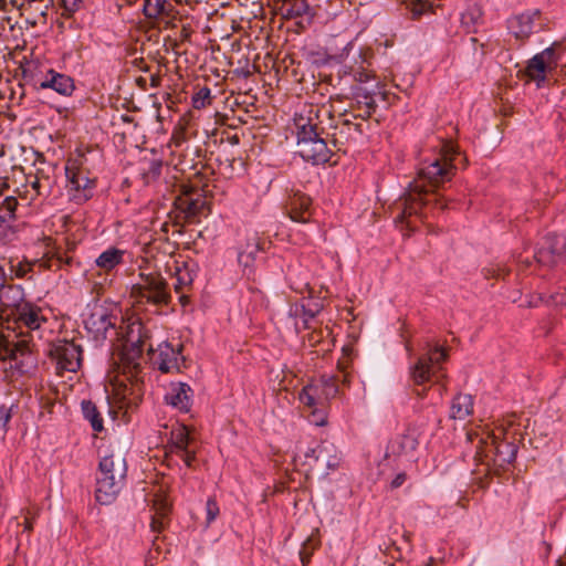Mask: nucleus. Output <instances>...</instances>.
<instances>
[{
  "instance_id": "f257e3e1",
  "label": "nucleus",
  "mask_w": 566,
  "mask_h": 566,
  "mask_svg": "<svg viewBox=\"0 0 566 566\" xmlns=\"http://www.w3.org/2000/svg\"><path fill=\"white\" fill-rule=\"evenodd\" d=\"M455 154L452 144H444L441 154L430 161H423L418 171V178L411 184L408 193L400 200L397 208L400 213L396 217L397 224H406L412 230L416 224L412 217L417 218L423 206L429 203L424 197L430 193L427 187L432 189L450 181L454 176L455 167L453 156Z\"/></svg>"
},
{
  "instance_id": "f03ea898",
  "label": "nucleus",
  "mask_w": 566,
  "mask_h": 566,
  "mask_svg": "<svg viewBox=\"0 0 566 566\" xmlns=\"http://www.w3.org/2000/svg\"><path fill=\"white\" fill-rule=\"evenodd\" d=\"M148 334L144 325L138 322H132L126 325L123 334V344L120 352V361L125 368L136 370L139 367V359L144 349L147 347L150 361L163 373L179 370L184 358L180 354L181 345L174 347L167 342L160 343L157 348L148 344Z\"/></svg>"
},
{
  "instance_id": "7ed1b4c3",
  "label": "nucleus",
  "mask_w": 566,
  "mask_h": 566,
  "mask_svg": "<svg viewBox=\"0 0 566 566\" xmlns=\"http://www.w3.org/2000/svg\"><path fill=\"white\" fill-rule=\"evenodd\" d=\"M337 369V375L322 376L298 394L301 403L311 410L308 419L314 426L322 427L327 423V403L338 392L337 382L349 384L348 360L338 361Z\"/></svg>"
},
{
  "instance_id": "20e7f679",
  "label": "nucleus",
  "mask_w": 566,
  "mask_h": 566,
  "mask_svg": "<svg viewBox=\"0 0 566 566\" xmlns=\"http://www.w3.org/2000/svg\"><path fill=\"white\" fill-rule=\"evenodd\" d=\"M127 473L124 454L119 450H109L99 461L95 497L103 505L111 504L119 493Z\"/></svg>"
},
{
  "instance_id": "39448f33",
  "label": "nucleus",
  "mask_w": 566,
  "mask_h": 566,
  "mask_svg": "<svg viewBox=\"0 0 566 566\" xmlns=\"http://www.w3.org/2000/svg\"><path fill=\"white\" fill-rule=\"evenodd\" d=\"M132 297L137 303H149L156 306L167 305L170 293L164 277L158 273L140 274L138 283L132 287Z\"/></svg>"
},
{
  "instance_id": "423d86ee",
  "label": "nucleus",
  "mask_w": 566,
  "mask_h": 566,
  "mask_svg": "<svg viewBox=\"0 0 566 566\" xmlns=\"http://www.w3.org/2000/svg\"><path fill=\"white\" fill-rule=\"evenodd\" d=\"M65 174L71 190L74 191L73 198L76 201L82 202L91 198L95 178L91 176V172L84 166L83 156L78 155L70 158L65 166Z\"/></svg>"
},
{
  "instance_id": "0eeeda50",
  "label": "nucleus",
  "mask_w": 566,
  "mask_h": 566,
  "mask_svg": "<svg viewBox=\"0 0 566 566\" xmlns=\"http://www.w3.org/2000/svg\"><path fill=\"white\" fill-rule=\"evenodd\" d=\"M424 350L426 353L418 358L410 369L411 378L416 385H423L433 378L438 379L441 369L439 364L448 357L447 352L438 346L431 347L427 344Z\"/></svg>"
},
{
  "instance_id": "6e6552de",
  "label": "nucleus",
  "mask_w": 566,
  "mask_h": 566,
  "mask_svg": "<svg viewBox=\"0 0 566 566\" xmlns=\"http://www.w3.org/2000/svg\"><path fill=\"white\" fill-rule=\"evenodd\" d=\"M31 81L35 88H51L63 96H71L75 90V84L71 76L59 73L45 65L32 72Z\"/></svg>"
},
{
  "instance_id": "1a4fd4ad",
  "label": "nucleus",
  "mask_w": 566,
  "mask_h": 566,
  "mask_svg": "<svg viewBox=\"0 0 566 566\" xmlns=\"http://www.w3.org/2000/svg\"><path fill=\"white\" fill-rule=\"evenodd\" d=\"M335 451V446L332 443H305L304 441H297L293 455L294 468L302 471L307 476L312 473L315 463L321 460L324 453Z\"/></svg>"
},
{
  "instance_id": "9d476101",
  "label": "nucleus",
  "mask_w": 566,
  "mask_h": 566,
  "mask_svg": "<svg viewBox=\"0 0 566 566\" xmlns=\"http://www.w3.org/2000/svg\"><path fill=\"white\" fill-rule=\"evenodd\" d=\"M559 56L553 46L535 54L527 63L524 74L539 86L557 67Z\"/></svg>"
},
{
  "instance_id": "9b49d317",
  "label": "nucleus",
  "mask_w": 566,
  "mask_h": 566,
  "mask_svg": "<svg viewBox=\"0 0 566 566\" xmlns=\"http://www.w3.org/2000/svg\"><path fill=\"white\" fill-rule=\"evenodd\" d=\"M51 356L55 360L57 374L63 371L75 373L81 366L82 349L73 342H59L51 349Z\"/></svg>"
},
{
  "instance_id": "f8f14e48",
  "label": "nucleus",
  "mask_w": 566,
  "mask_h": 566,
  "mask_svg": "<svg viewBox=\"0 0 566 566\" xmlns=\"http://www.w3.org/2000/svg\"><path fill=\"white\" fill-rule=\"evenodd\" d=\"M297 153L314 165L325 164L331 159L332 150L318 133L297 139Z\"/></svg>"
},
{
  "instance_id": "ddd939ff",
  "label": "nucleus",
  "mask_w": 566,
  "mask_h": 566,
  "mask_svg": "<svg viewBox=\"0 0 566 566\" xmlns=\"http://www.w3.org/2000/svg\"><path fill=\"white\" fill-rule=\"evenodd\" d=\"M535 258L538 263L547 266L555 265L566 258V234L547 235Z\"/></svg>"
},
{
  "instance_id": "4468645a",
  "label": "nucleus",
  "mask_w": 566,
  "mask_h": 566,
  "mask_svg": "<svg viewBox=\"0 0 566 566\" xmlns=\"http://www.w3.org/2000/svg\"><path fill=\"white\" fill-rule=\"evenodd\" d=\"M117 317L104 308H96L86 319V328L96 339H106L108 336H118L116 331Z\"/></svg>"
},
{
  "instance_id": "2eb2a0df",
  "label": "nucleus",
  "mask_w": 566,
  "mask_h": 566,
  "mask_svg": "<svg viewBox=\"0 0 566 566\" xmlns=\"http://www.w3.org/2000/svg\"><path fill=\"white\" fill-rule=\"evenodd\" d=\"M280 13L286 20H295L301 29L310 25L314 17V10L306 0H283Z\"/></svg>"
},
{
  "instance_id": "dca6fc26",
  "label": "nucleus",
  "mask_w": 566,
  "mask_h": 566,
  "mask_svg": "<svg viewBox=\"0 0 566 566\" xmlns=\"http://www.w3.org/2000/svg\"><path fill=\"white\" fill-rule=\"evenodd\" d=\"M513 424V421H507V427L502 426L501 433L504 437L503 442H497V437L493 436L491 443L485 442V449L483 452L488 457L490 453L495 455V460L501 463H511L516 457V447L514 442L507 441L509 428Z\"/></svg>"
},
{
  "instance_id": "f3484780",
  "label": "nucleus",
  "mask_w": 566,
  "mask_h": 566,
  "mask_svg": "<svg viewBox=\"0 0 566 566\" xmlns=\"http://www.w3.org/2000/svg\"><path fill=\"white\" fill-rule=\"evenodd\" d=\"M294 128L297 139L317 133L318 108L314 105H304L295 113Z\"/></svg>"
},
{
  "instance_id": "a211bd4d",
  "label": "nucleus",
  "mask_w": 566,
  "mask_h": 566,
  "mask_svg": "<svg viewBox=\"0 0 566 566\" xmlns=\"http://www.w3.org/2000/svg\"><path fill=\"white\" fill-rule=\"evenodd\" d=\"M286 211L295 222H310L313 213L312 199L302 192H294L286 203Z\"/></svg>"
},
{
  "instance_id": "6ab92c4d",
  "label": "nucleus",
  "mask_w": 566,
  "mask_h": 566,
  "mask_svg": "<svg viewBox=\"0 0 566 566\" xmlns=\"http://www.w3.org/2000/svg\"><path fill=\"white\" fill-rule=\"evenodd\" d=\"M143 11L148 20L164 21L166 25L177 18L175 7L167 0H145Z\"/></svg>"
},
{
  "instance_id": "aec40b11",
  "label": "nucleus",
  "mask_w": 566,
  "mask_h": 566,
  "mask_svg": "<svg viewBox=\"0 0 566 566\" xmlns=\"http://www.w3.org/2000/svg\"><path fill=\"white\" fill-rule=\"evenodd\" d=\"M539 17L538 10L526 11L509 20V29L516 39H525L532 32L535 20Z\"/></svg>"
},
{
  "instance_id": "412c9836",
  "label": "nucleus",
  "mask_w": 566,
  "mask_h": 566,
  "mask_svg": "<svg viewBox=\"0 0 566 566\" xmlns=\"http://www.w3.org/2000/svg\"><path fill=\"white\" fill-rule=\"evenodd\" d=\"M17 205L14 197H7L0 206V241L2 242L10 241L14 235L11 223L14 219Z\"/></svg>"
},
{
  "instance_id": "4be33fe9",
  "label": "nucleus",
  "mask_w": 566,
  "mask_h": 566,
  "mask_svg": "<svg viewBox=\"0 0 566 566\" xmlns=\"http://www.w3.org/2000/svg\"><path fill=\"white\" fill-rule=\"evenodd\" d=\"M191 388L184 382L171 385L170 390L166 395L165 399L167 403L178 409L181 412H188L191 407Z\"/></svg>"
},
{
  "instance_id": "5701e85b",
  "label": "nucleus",
  "mask_w": 566,
  "mask_h": 566,
  "mask_svg": "<svg viewBox=\"0 0 566 566\" xmlns=\"http://www.w3.org/2000/svg\"><path fill=\"white\" fill-rule=\"evenodd\" d=\"M171 504L164 491H159L155 494L153 500L154 515L151 520V528L155 532H159L166 523V518L170 513Z\"/></svg>"
},
{
  "instance_id": "b1692460",
  "label": "nucleus",
  "mask_w": 566,
  "mask_h": 566,
  "mask_svg": "<svg viewBox=\"0 0 566 566\" xmlns=\"http://www.w3.org/2000/svg\"><path fill=\"white\" fill-rule=\"evenodd\" d=\"M473 412V399L470 395L459 394L451 403L450 417L455 420H464Z\"/></svg>"
},
{
  "instance_id": "393cba45",
  "label": "nucleus",
  "mask_w": 566,
  "mask_h": 566,
  "mask_svg": "<svg viewBox=\"0 0 566 566\" xmlns=\"http://www.w3.org/2000/svg\"><path fill=\"white\" fill-rule=\"evenodd\" d=\"M418 433L415 429H408L405 433L399 436L391 442L392 452L409 453L418 447Z\"/></svg>"
},
{
  "instance_id": "a878e982",
  "label": "nucleus",
  "mask_w": 566,
  "mask_h": 566,
  "mask_svg": "<svg viewBox=\"0 0 566 566\" xmlns=\"http://www.w3.org/2000/svg\"><path fill=\"white\" fill-rule=\"evenodd\" d=\"M124 251L111 248L98 255L95 264L104 272H109L123 262Z\"/></svg>"
},
{
  "instance_id": "bb28decb",
  "label": "nucleus",
  "mask_w": 566,
  "mask_h": 566,
  "mask_svg": "<svg viewBox=\"0 0 566 566\" xmlns=\"http://www.w3.org/2000/svg\"><path fill=\"white\" fill-rule=\"evenodd\" d=\"M205 205L206 201L201 198V196L193 198L186 195L184 197L178 198V208L182 212H185L187 219L199 214L203 209Z\"/></svg>"
},
{
  "instance_id": "cd10ccee",
  "label": "nucleus",
  "mask_w": 566,
  "mask_h": 566,
  "mask_svg": "<svg viewBox=\"0 0 566 566\" xmlns=\"http://www.w3.org/2000/svg\"><path fill=\"white\" fill-rule=\"evenodd\" d=\"M53 0H35L32 2V7H34V11L38 12V17H29L28 25L32 28L45 27L46 25V17L50 7L52 6Z\"/></svg>"
},
{
  "instance_id": "c85d7f7f",
  "label": "nucleus",
  "mask_w": 566,
  "mask_h": 566,
  "mask_svg": "<svg viewBox=\"0 0 566 566\" xmlns=\"http://www.w3.org/2000/svg\"><path fill=\"white\" fill-rule=\"evenodd\" d=\"M53 0H35L32 2V7H34V11L38 12V17H29L28 25L32 28L45 27L46 25V17L50 7L52 6Z\"/></svg>"
},
{
  "instance_id": "c756f323",
  "label": "nucleus",
  "mask_w": 566,
  "mask_h": 566,
  "mask_svg": "<svg viewBox=\"0 0 566 566\" xmlns=\"http://www.w3.org/2000/svg\"><path fill=\"white\" fill-rule=\"evenodd\" d=\"M82 411L84 418L90 421L95 432H101L104 429L103 418L101 417V413L98 412L96 406L92 401L84 400L82 402Z\"/></svg>"
},
{
  "instance_id": "7c9ffc66",
  "label": "nucleus",
  "mask_w": 566,
  "mask_h": 566,
  "mask_svg": "<svg viewBox=\"0 0 566 566\" xmlns=\"http://www.w3.org/2000/svg\"><path fill=\"white\" fill-rule=\"evenodd\" d=\"M189 437L186 427H178L171 432V452L177 453L188 448Z\"/></svg>"
},
{
  "instance_id": "2f4dec72",
  "label": "nucleus",
  "mask_w": 566,
  "mask_h": 566,
  "mask_svg": "<svg viewBox=\"0 0 566 566\" xmlns=\"http://www.w3.org/2000/svg\"><path fill=\"white\" fill-rule=\"evenodd\" d=\"M43 182L38 176H30L25 185V199L34 200L38 196L43 195Z\"/></svg>"
},
{
  "instance_id": "473e14b6",
  "label": "nucleus",
  "mask_w": 566,
  "mask_h": 566,
  "mask_svg": "<svg viewBox=\"0 0 566 566\" xmlns=\"http://www.w3.org/2000/svg\"><path fill=\"white\" fill-rule=\"evenodd\" d=\"M192 283V274L188 270V268H177L176 269V283L175 290L176 292H181L186 286Z\"/></svg>"
},
{
  "instance_id": "72a5a7b5",
  "label": "nucleus",
  "mask_w": 566,
  "mask_h": 566,
  "mask_svg": "<svg viewBox=\"0 0 566 566\" xmlns=\"http://www.w3.org/2000/svg\"><path fill=\"white\" fill-rule=\"evenodd\" d=\"M163 164L160 160H151L148 168L143 172L146 184L155 181L161 174Z\"/></svg>"
},
{
  "instance_id": "f704fd0d",
  "label": "nucleus",
  "mask_w": 566,
  "mask_h": 566,
  "mask_svg": "<svg viewBox=\"0 0 566 566\" xmlns=\"http://www.w3.org/2000/svg\"><path fill=\"white\" fill-rule=\"evenodd\" d=\"M317 545L318 541L315 538L314 534H312L303 544L300 556L304 565L307 563L312 552L317 547Z\"/></svg>"
},
{
  "instance_id": "c9c22d12",
  "label": "nucleus",
  "mask_w": 566,
  "mask_h": 566,
  "mask_svg": "<svg viewBox=\"0 0 566 566\" xmlns=\"http://www.w3.org/2000/svg\"><path fill=\"white\" fill-rule=\"evenodd\" d=\"M11 271L14 273L17 277H25L27 274L32 270V263L27 261H19L18 263L11 262L10 266Z\"/></svg>"
},
{
  "instance_id": "e433bc0d",
  "label": "nucleus",
  "mask_w": 566,
  "mask_h": 566,
  "mask_svg": "<svg viewBox=\"0 0 566 566\" xmlns=\"http://www.w3.org/2000/svg\"><path fill=\"white\" fill-rule=\"evenodd\" d=\"M340 134H345L348 137H353V134L361 135L363 128L361 124H353L350 120L345 119L340 126Z\"/></svg>"
},
{
  "instance_id": "4c0bfd02",
  "label": "nucleus",
  "mask_w": 566,
  "mask_h": 566,
  "mask_svg": "<svg viewBox=\"0 0 566 566\" xmlns=\"http://www.w3.org/2000/svg\"><path fill=\"white\" fill-rule=\"evenodd\" d=\"M321 459L325 460L328 470H336L340 464V457L336 449L329 453H324Z\"/></svg>"
},
{
  "instance_id": "58836bf2",
  "label": "nucleus",
  "mask_w": 566,
  "mask_h": 566,
  "mask_svg": "<svg viewBox=\"0 0 566 566\" xmlns=\"http://www.w3.org/2000/svg\"><path fill=\"white\" fill-rule=\"evenodd\" d=\"M210 99V90L205 87L201 88L193 97V105L196 108L205 107Z\"/></svg>"
},
{
  "instance_id": "ea45409f",
  "label": "nucleus",
  "mask_w": 566,
  "mask_h": 566,
  "mask_svg": "<svg viewBox=\"0 0 566 566\" xmlns=\"http://www.w3.org/2000/svg\"><path fill=\"white\" fill-rule=\"evenodd\" d=\"M207 524L212 523L219 515V506L213 499H208L206 504Z\"/></svg>"
},
{
  "instance_id": "a19ab883",
  "label": "nucleus",
  "mask_w": 566,
  "mask_h": 566,
  "mask_svg": "<svg viewBox=\"0 0 566 566\" xmlns=\"http://www.w3.org/2000/svg\"><path fill=\"white\" fill-rule=\"evenodd\" d=\"M482 13L479 8H474L472 11L462 14V22L467 25L474 24L481 18Z\"/></svg>"
},
{
  "instance_id": "79ce46f5",
  "label": "nucleus",
  "mask_w": 566,
  "mask_h": 566,
  "mask_svg": "<svg viewBox=\"0 0 566 566\" xmlns=\"http://www.w3.org/2000/svg\"><path fill=\"white\" fill-rule=\"evenodd\" d=\"M38 509H28L25 510V518H24V530L31 532L33 530L32 518L38 514Z\"/></svg>"
},
{
  "instance_id": "37998d69",
  "label": "nucleus",
  "mask_w": 566,
  "mask_h": 566,
  "mask_svg": "<svg viewBox=\"0 0 566 566\" xmlns=\"http://www.w3.org/2000/svg\"><path fill=\"white\" fill-rule=\"evenodd\" d=\"M180 459L186 463L187 467L192 465V461L195 460V453L190 452L188 449H185V451H179L176 453Z\"/></svg>"
},
{
  "instance_id": "c03bdc74",
  "label": "nucleus",
  "mask_w": 566,
  "mask_h": 566,
  "mask_svg": "<svg viewBox=\"0 0 566 566\" xmlns=\"http://www.w3.org/2000/svg\"><path fill=\"white\" fill-rule=\"evenodd\" d=\"M252 251L250 252H241L239 253V256H238V261L240 264H242L243 266L248 268L251 262L253 261V256H252Z\"/></svg>"
},
{
  "instance_id": "a18cd8bd",
  "label": "nucleus",
  "mask_w": 566,
  "mask_h": 566,
  "mask_svg": "<svg viewBox=\"0 0 566 566\" xmlns=\"http://www.w3.org/2000/svg\"><path fill=\"white\" fill-rule=\"evenodd\" d=\"M11 418L10 410L1 407L0 408V426L4 429Z\"/></svg>"
},
{
  "instance_id": "49530a36",
  "label": "nucleus",
  "mask_w": 566,
  "mask_h": 566,
  "mask_svg": "<svg viewBox=\"0 0 566 566\" xmlns=\"http://www.w3.org/2000/svg\"><path fill=\"white\" fill-rule=\"evenodd\" d=\"M406 480H407L406 473H403V472L398 473L390 483L391 489H397V488L401 486Z\"/></svg>"
},
{
  "instance_id": "de8ad7c7",
  "label": "nucleus",
  "mask_w": 566,
  "mask_h": 566,
  "mask_svg": "<svg viewBox=\"0 0 566 566\" xmlns=\"http://www.w3.org/2000/svg\"><path fill=\"white\" fill-rule=\"evenodd\" d=\"M21 15L24 19L25 23L28 24V18L29 17H38L39 11H34V7L30 6L29 9L20 8Z\"/></svg>"
},
{
  "instance_id": "09e8293b",
  "label": "nucleus",
  "mask_w": 566,
  "mask_h": 566,
  "mask_svg": "<svg viewBox=\"0 0 566 566\" xmlns=\"http://www.w3.org/2000/svg\"><path fill=\"white\" fill-rule=\"evenodd\" d=\"M365 105H366V109H365L364 114H361L360 116L363 118H368L371 115V113L375 111L376 103L374 99L370 98V99L366 101Z\"/></svg>"
},
{
  "instance_id": "8fccbe9b",
  "label": "nucleus",
  "mask_w": 566,
  "mask_h": 566,
  "mask_svg": "<svg viewBox=\"0 0 566 566\" xmlns=\"http://www.w3.org/2000/svg\"><path fill=\"white\" fill-rule=\"evenodd\" d=\"M62 2L67 11H75L78 8L82 0H62Z\"/></svg>"
},
{
  "instance_id": "3c124183",
  "label": "nucleus",
  "mask_w": 566,
  "mask_h": 566,
  "mask_svg": "<svg viewBox=\"0 0 566 566\" xmlns=\"http://www.w3.org/2000/svg\"><path fill=\"white\" fill-rule=\"evenodd\" d=\"M553 303L555 305H564L566 306V292L565 293H555L552 295Z\"/></svg>"
},
{
  "instance_id": "603ef678",
  "label": "nucleus",
  "mask_w": 566,
  "mask_h": 566,
  "mask_svg": "<svg viewBox=\"0 0 566 566\" xmlns=\"http://www.w3.org/2000/svg\"><path fill=\"white\" fill-rule=\"evenodd\" d=\"M436 1H437V0H418V2H419V7H420L419 11H420V12H422V11H424L427 8H428V9H432L434 6H438V4L436 3Z\"/></svg>"
},
{
  "instance_id": "864d4df0",
  "label": "nucleus",
  "mask_w": 566,
  "mask_h": 566,
  "mask_svg": "<svg viewBox=\"0 0 566 566\" xmlns=\"http://www.w3.org/2000/svg\"><path fill=\"white\" fill-rule=\"evenodd\" d=\"M9 276L7 275L4 269L0 265V291L7 286Z\"/></svg>"
},
{
  "instance_id": "5fc2aeb1",
  "label": "nucleus",
  "mask_w": 566,
  "mask_h": 566,
  "mask_svg": "<svg viewBox=\"0 0 566 566\" xmlns=\"http://www.w3.org/2000/svg\"><path fill=\"white\" fill-rule=\"evenodd\" d=\"M355 76L359 82H366L371 77V74L367 71H361L358 72Z\"/></svg>"
},
{
  "instance_id": "6e6d98bb",
  "label": "nucleus",
  "mask_w": 566,
  "mask_h": 566,
  "mask_svg": "<svg viewBox=\"0 0 566 566\" xmlns=\"http://www.w3.org/2000/svg\"><path fill=\"white\" fill-rule=\"evenodd\" d=\"M8 287H9L10 292H13V293H17V294H21V292H22L20 286L9 285Z\"/></svg>"
},
{
  "instance_id": "4d7b16f0",
  "label": "nucleus",
  "mask_w": 566,
  "mask_h": 566,
  "mask_svg": "<svg viewBox=\"0 0 566 566\" xmlns=\"http://www.w3.org/2000/svg\"><path fill=\"white\" fill-rule=\"evenodd\" d=\"M558 566H566V554L557 559Z\"/></svg>"
},
{
  "instance_id": "13d9d810",
  "label": "nucleus",
  "mask_w": 566,
  "mask_h": 566,
  "mask_svg": "<svg viewBox=\"0 0 566 566\" xmlns=\"http://www.w3.org/2000/svg\"><path fill=\"white\" fill-rule=\"evenodd\" d=\"M7 187V184L0 179V195L2 193L3 189Z\"/></svg>"
},
{
  "instance_id": "bf43d9fd",
  "label": "nucleus",
  "mask_w": 566,
  "mask_h": 566,
  "mask_svg": "<svg viewBox=\"0 0 566 566\" xmlns=\"http://www.w3.org/2000/svg\"><path fill=\"white\" fill-rule=\"evenodd\" d=\"M310 342H311L312 344H314V343L319 342V338H318V337H316V336H314V335H311Z\"/></svg>"
},
{
  "instance_id": "052dcab7",
  "label": "nucleus",
  "mask_w": 566,
  "mask_h": 566,
  "mask_svg": "<svg viewBox=\"0 0 566 566\" xmlns=\"http://www.w3.org/2000/svg\"><path fill=\"white\" fill-rule=\"evenodd\" d=\"M353 48V43L352 42H348L345 46V51H349L350 49Z\"/></svg>"
},
{
  "instance_id": "680f3d73",
  "label": "nucleus",
  "mask_w": 566,
  "mask_h": 566,
  "mask_svg": "<svg viewBox=\"0 0 566 566\" xmlns=\"http://www.w3.org/2000/svg\"><path fill=\"white\" fill-rule=\"evenodd\" d=\"M295 328H296V331H298V323L297 322H295Z\"/></svg>"
}]
</instances>
